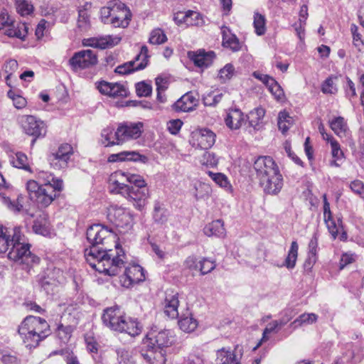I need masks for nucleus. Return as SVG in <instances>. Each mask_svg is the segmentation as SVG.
<instances>
[{
  "label": "nucleus",
  "mask_w": 364,
  "mask_h": 364,
  "mask_svg": "<svg viewBox=\"0 0 364 364\" xmlns=\"http://www.w3.org/2000/svg\"><path fill=\"white\" fill-rule=\"evenodd\" d=\"M86 237L90 244L87 256L97 259V263L90 265L99 273H110L112 267H120L124 264L119 253L113 255L107 245L115 242L116 236L112 231L100 224H95L87 228Z\"/></svg>",
  "instance_id": "1"
},
{
  "label": "nucleus",
  "mask_w": 364,
  "mask_h": 364,
  "mask_svg": "<svg viewBox=\"0 0 364 364\" xmlns=\"http://www.w3.org/2000/svg\"><path fill=\"white\" fill-rule=\"evenodd\" d=\"M37 178L41 184L34 180H29L26 183L28 196L37 203L38 208H46L57 197L56 192L63 190V182L51 173L44 171L38 173Z\"/></svg>",
  "instance_id": "2"
},
{
  "label": "nucleus",
  "mask_w": 364,
  "mask_h": 364,
  "mask_svg": "<svg viewBox=\"0 0 364 364\" xmlns=\"http://www.w3.org/2000/svg\"><path fill=\"white\" fill-rule=\"evenodd\" d=\"M49 325L42 318L26 316L18 327V332L26 347L31 349L39 345V343L48 335Z\"/></svg>",
  "instance_id": "3"
},
{
  "label": "nucleus",
  "mask_w": 364,
  "mask_h": 364,
  "mask_svg": "<svg viewBox=\"0 0 364 364\" xmlns=\"http://www.w3.org/2000/svg\"><path fill=\"white\" fill-rule=\"evenodd\" d=\"M11 247L8 252V258L23 266L22 269L30 272L31 267L39 262V258L30 251L31 245L24 242V236L21 228L15 227L12 230Z\"/></svg>",
  "instance_id": "4"
},
{
  "label": "nucleus",
  "mask_w": 364,
  "mask_h": 364,
  "mask_svg": "<svg viewBox=\"0 0 364 364\" xmlns=\"http://www.w3.org/2000/svg\"><path fill=\"white\" fill-rule=\"evenodd\" d=\"M127 182L130 183L126 198L134 202V205L141 210L149 196L147 184L143 176L138 174L127 175Z\"/></svg>",
  "instance_id": "5"
},
{
  "label": "nucleus",
  "mask_w": 364,
  "mask_h": 364,
  "mask_svg": "<svg viewBox=\"0 0 364 364\" xmlns=\"http://www.w3.org/2000/svg\"><path fill=\"white\" fill-rule=\"evenodd\" d=\"M149 57L147 46H143L141 48L140 53L135 57L134 60L117 66L115 72L121 75H126L136 70H143L148 65Z\"/></svg>",
  "instance_id": "6"
},
{
  "label": "nucleus",
  "mask_w": 364,
  "mask_h": 364,
  "mask_svg": "<svg viewBox=\"0 0 364 364\" xmlns=\"http://www.w3.org/2000/svg\"><path fill=\"white\" fill-rule=\"evenodd\" d=\"M21 127L26 134L34 136L31 141L33 146L37 138L44 137L46 134V127L43 122L38 120L34 116L24 115L20 120Z\"/></svg>",
  "instance_id": "7"
},
{
  "label": "nucleus",
  "mask_w": 364,
  "mask_h": 364,
  "mask_svg": "<svg viewBox=\"0 0 364 364\" xmlns=\"http://www.w3.org/2000/svg\"><path fill=\"white\" fill-rule=\"evenodd\" d=\"M97 63V54L92 50H82L76 52L69 60V65L75 71L90 68Z\"/></svg>",
  "instance_id": "8"
},
{
  "label": "nucleus",
  "mask_w": 364,
  "mask_h": 364,
  "mask_svg": "<svg viewBox=\"0 0 364 364\" xmlns=\"http://www.w3.org/2000/svg\"><path fill=\"white\" fill-rule=\"evenodd\" d=\"M174 341V335L171 330L156 331L152 329L146 335V341L144 343L151 344L160 350H163L164 348L171 346Z\"/></svg>",
  "instance_id": "9"
},
{
  "label": "nucleus",
  "mask_w": 364,
  "mask_h": 364,
  "mask_svg": "<svg viewBox=\"0 0 364 364\" xmlns=\"http://www.w3.org/2000/svg\"><path fill=\"white\" fill-rule=\"evenodd\" d=\"M73 154V149L68 144H61L58 150L48 156L52 167L55 169H63L68 166V161Z\"/></svg>",
  "instance_id": "10"
},
{
  "label": "nucleus",
  "mask_w": 364,
  "mask_h": 364,
  "mask_svg": "<svg viewBox=\"0 0 364 364\" xmlns=\"http://www.w3.org/2000/svg\"><path fill=\"white\" fill-rule=\"evenodd\" d=\"M124 316L117 305L107 307L103 311L102 321L103 324L112 331L120 330L123 326Z\"/></svg>",
  "instance_id": "11"
},
{
  "label": "nucleus",
  "mask_w": 364,
  "mask_h": 364,
  "mask_svg": "<svg viewBox=\"0 0 364 364\" xmlns=\"http://www.w3.org/2000/svg\"><path fill=\"white\" fill-rule=\"evenodd\" d=\"M253 168L259 182L279 170L273 159L266 156L258 157L254 163Z\"/></svg>",
  "instance_id": "12"
},
{
  "label": "nucleus",
  "mask_w": 364,
  "mask_h": 364,
  "mask_svg": "<svg viewBox=\"0 0 364 364\" xmlns=\"http://www.w3.org/2000/svg\"><path fill=\"white\" fill-rule=\"evenodd\" d=\"M133 173H126L122 171H117L112 173L109 178V188L110 192L115 194H120L126 198L129 190L130 184H126L127 182V175H132Z\"/></svg>",
  "instance_id": "13"
},
{
  "label": "nucleus",
  "mask_w": 364,
  "mask_h": 364,
  "mask_svg": "<svg viewBox=\"0 0 364 364\" xmlns=\"http://www.w3.org/2000/svg\"><path fill=\"white\" fill-rule=\"evenodd\" d=\"M243 355V348L240 345L235 346L234 350L222 348L216 352V364H240Z\"/></svg>",
  "instance_id": "14"
},
{
  "label": "nucleus",
  "mask_w": 364,
  "mask_h": 364,
  "mask_svg": "<svg viewBox=\"0 0 364 364\" xmlns=\"http://www.w3.org/2000/svg\"><path fill=\"white\" fill-rule=\"evenodd\" d=\"M114 11V15L110 19V24L115 28H127L132 18L130 10L124 3L117 0V6Z\"/></svg>",
  "instance_id": "15"
},
{
  "label": "nucleus",
  "mask_w": 364,
  "mask_h": 364,
  "mask_svg": "<svg viewBox=\"0 0 364 364\" xmlns=\"http://www.w3.org/2000/svg\"><path fill=\"white\" fill-rule=\"evenodd\" d=\"M259 183L265 193L277 195L282 188L283 178L279 170H278L275 173L269 175V176L259 181Z\"/></svg>",
  "instance_id": "16"
},
{
  "label": "nucleus",
  "mask_w": 364,
  "mask_h": 364,
  "mask_svg": "<svg viewBox=\"0 0 364 364\" xmlns=\"http://www.w3.org/2000/svg\"><path fill=\"white\" fill-rule=\"evenodd\" d=\"M109 220L118 227L128 225L132 221V216L125 208L117 205H112L108 208Z\"/></svg>",
  "instance_id": "17"
},
{
  "label": "nucleus",
  "mask_w": 364,
  "mask_h": 364,
  "mask_svg": "<svg viewBox=\"0 0 364 364\" xmlns=\"http://www.w3.org/2000/svg\"><path fill=\"white\" fill-rule=\"evenodd\" d=\"M164 313L171 318L178 316V293L173 289H167L165 291V297L162 303Z\"/></svg>",
  "instance_id": "18"
},
{
  "label": "nucleus",
  "mask_w": 364,
  "mask_h": 364,
  "mask_svg": "<svg viewBox=\"0 0 364 364\" xmlns=\"http://www.w3.org/2000/svg\"><path fill=\"white\" fill-rule=\"evenodd\" d=\"M141 122H124L119 124V132L122 144L129 140L139 138L142 132Z\"/></svg>",
  "instance_id": "19"
},
{
  "label": "nucleus",
  "mask_w": 364,
  "mask_h": 364,
  "mask_svg": "<svg viewBox=\"0 0 364 364\" xmlns=\"http://www.w3.org/2000/svg\"><path fill=\"white\" fill-rule=\"evenodd\" d=\"M97 88L102 95L112 97H125L128 95L127 88L120 83H111L101 81L97 84Z\"/></svg>",
  "instance_id": "20"
},
{
  "label": "nucleus",
  "mask_w": 364,
  "mask_h": 364,
  "mask_svg": "<svg viewBox=\"0 0 364 364\" xmlns=\"http://www.w3.org/2000/svg\"><path fill=\"white\" fill-rule=\"evenodd\" d=\"M215 134L208 129H202L193 135V145L201 149L211 148L215 142Z\"/></svg>",
  "instance_id": "21"
},
{
  "label": "nucleus",
  "mask_w": 364,
  "mask_h": 364,
  "mask_svg": "<svg viewBox=\"0 0 364 364\" xmlns=\"http://www.w3.org/2000/svg\"><path fill=\"white\" fill-rule=\"evenodd\" d=\"M23 196L19 194L16 200H11L5 193H0V201L10 211L14 214L23 213L33 218L34 215L31 213L28 210L23 208Z\"/></svg>",
  "instance_id": "22"
},
{
  "label": "nucleus",
  "mask_w": 364,
  "mask_h": 364,
  "mask_svg": "<svg viewBox=\"0 0 364 364\" xmlns=\"http://www.w3.org/2000/svg\"><path fill=\"white\" fill-rule=\"evenodd\" d=\"M146 349L141 350V355L149 364H165L166 356L163 350L157 348L151 344L145 343Z\"/></svg>",
  "instance_id": "23"
},
{
  "label": "nucleus",
  "mask_w": 364,
  "mask_h": 364,
  "mask_svg": "<svg viewBox=\"0 0 364 364\" xmlns=\"http://www.w3.org/2000/svg\"><path fill=\"white\" fill-rule=\"evenodd\" d=\"M198 103V100L193 92H188L183 95L173 105L176 112H191L196 109Z\"/></svg>",
  "instance_id": "24"
},
{
  "label": "nucleus",
  "mask_w": 364,
  "mask_h": 364,
  "mask_svg": "<svg viewBox=\"0 0 364 364\" xmlns=\"http://www.w3.org/2000/svg\"><path fill=\"white\" fill-rule=\"evenodd\" d=\"M140 161L143 164L148 162L149 159L145 155H141L136 151H122L117 154H110L107 158V161L114 163L124 161Z\"/></svg>",
  "instance_id": "25"
},
{
  "label": "nucleus",
  "mask_w": 364,
  "mask_h": 364,
  "mask_svg": "<svg viewBox=\"0 0 364 364\" xmlns=\"http://www.w3.org/2000/svg\"><path fill=\"white\" fill-rule=\"evenodd\" d=\"M246 117L238 108H231L228 110L225 119V124L230 129H238L245 122Z\"/></svg>",
  "instance_id": "26"
},
{
  "label": "nucleus",
  "mask_w": 364,
  "mask_h": 364,
  "mask_svg": "<svg viewBox=\"0 0 364 364\" xmlns=\"http://www.w3.org/2000/svg\"><path fill=\"white\" fill-rule=\"evenodd\" d=\"M102 144L105 146H112L122 144L119 127L115 130L112 127H107L101 132Z\"/></svg>",
  "instance_id": "27"
},
{
  "label": "nucleus",
  "mask_w": 364,
  "mask_h": 364,
  "mask_svg": "<svg viewBox=\"0 0 364 364\" xmlns=\"http://www.w3.org/2000/svg\"><path fill=\"white\" fill-rule=\"evenodd\" d=\"M189 55L193 63L199 68L208 67L212 64L213 60L215 57V53L213 51H209L206 53L204 50H199L196 53H193L192 55L189 53Z\"/></svg>",
  "instance_id": "28"
},
{
  "label": "nucleus",
  "mask_w": 364,
  "mask_h": 364,
  "mask_svg": "<svg viewBox=\"0 0 364 364\" xmlns=\"http://www.w3.org/2000/svg\"><path fill=\"white\" fill-rule=\"evenodd\" d=\"M4 34L10 38H17L24 40L28 34V26L25 23H15L13 20L11 24L4 29Z\"/></svg>",
  "instance_id": "29"
},
{
  "label": "nucleus",
  "mask_w": 364,
  "mask_h": 364,
  "mask_svg": "<svg viewBox=\"0 0 364 364\" xmlns=\"http://www.w3.org/2000/svg\"><path fill=\"white\" fill-rule=\"evenodd\" d=\"M332 131L339 137L346 136L348 132L347 122L343 117H335L328 122Z\"/></svg>",
  "instance_id": "30"
},
{
  "label": "nucleus",
  "mask_w": 364,
  "mask_h": 364,
  "mask_svg": "<svg viewBox=\"0 0 364 364\" xmlns=\"http://www.w3.org/2000/svg\"><path fill=\"white\" fill-rule=\"evenodd\" d=\"M122 38L118 36H107L104 38H101L100 39H90L88 40L91 43H88V46L100 48L101 49H105L109 46H114L117 45Z\"/></svg>",
  "instance_id": "31"
},
{
  "label": "nucleus",
  "mask_w": 364,
  "mask_h": 364,
  "mask_svg": "<svg viewBox=\"0 0 364 364\" xmlns=\"http://www.w3.org/2000/svg\"><path fill=\"white\" fill-rule=\"evenodd\" d=\"M203 232L205 235L208 237L216 236L218 237H223L225 235V229L224 228V223L221 220H216L207 225Z\"/></svg>",
  "instance_id": "32"
},
{
  "label": "nucleus",
  "mask_w": 364,
  "mask_h": 364,
  "mask_svg": "<svg viewBox=\"0 0 364 364\" xmlns=\"http://www.w3.org/2000/svg\"><path fill=\"white\" fill-rule=\"evenodd\" d=\"M91 7V4L85 3V5L78 9L77 28L82 32L87 31L90 28V16L87 10Z\"/></svg>",
  "instance_id": "33"
},
{
  "label": "nucleus",
  "mask_w": 364,
  "mask_h": 364,
  "mask_svg": "<svg viewBox=\"0 0 364 364\" xmlns=\"http://www.w3.org/2000/svg\"><path fill=\"white\" fill-rule=\"evenodd\" d=\"M117 331L126 333L129 336L134 337L141 333V326L136 321L130 318H127L124 317L123 326H121L120 330H117Z\"/></svg>",
  "instance_id": "34"
},
{
  "label": "nucleus",
  "mask_w": 364,
  "mask_h": 364,
  "mask_svg": "<svg viewBox=\"0 0 364 364\" xmlns=\"http://www.w3.org/2000/svg\"><path fill=\"white\" fill-rule=\"evenodd\" d=\"M265 114L264 109L257 107L251 111L247 116L249 125L255 129H259L262 123V119Z\"/></svg>",
  "instance_id": "35"
},
{
  "label": "nucleus",
  "mask_w": 364,
  "mask_h": 364,
  "mask_svg": "<svg viewBox=\"0 0 364 364\" xmlns=\"http://www.w3.org/2000/svg\"><path fill=\"white\" fill-rule=\"evenodd\" d=\"M318 315L314 313H304L290 323V326L296 328L302 326L312 325L318 321Z\"/></svg>",
  "instance_id": "36"
},
{
  "label": "nucleus",
  "mask_w": 364,
  "mask_h": 364,
  "mask_svg": "<svg viewBox=\"0 0 364 364\" xmlns=\"http://www.w3.org/2000/svg\"><path fill=\"white\" fill-rule=\"evenodd\" d=\"M121 285L126 288H131L145 281V274H120L119 277Z\"/></svg>",
  "instance_id": "37"
},
{
  "label": "nucleus",
  "mask_w": 364,
  "mask_h": 364,
  "mask_svg": "<svg viewBox=\"0 0 364 364\" xmlns=\"http://www.w3.org/2000/svg\"><path fill=\"white\" fill-rule=\"evenodd\" d=\"M12 230L13 229H9L2 225L0 226V254L9 251L11 247Z\"/></svg>",
  "instance_id": "38"
},
{
  "label": "nucleus",
  "mask_w": 364,
  "mask_h": 364,
  "mask_svg": "<svg viewBox=\"0 0 364 364\" xmlns=\"http://www.w3.org/2000/svg\"><path fill=\"white\" fill-rule=\"evenodd\" d=\"M9 161L14 167L31 172V169L28 163L27 156L22 152H17L14 155L10 156Z\"/></svg>",
  "instance_id": "39"
},
{
  "label": "nucleus",
  "mask_w": 364,
  "mask_h": 364,
  "mask_svg": "<svg viewBox=\"0 0 364 364\" xmlns=\"http://www.w3.org/2000/svg\"><path fill=\"white\" fill-rule=\"evenodd\" d=\"M207 174L211 178V179L220 187L224 188L229 193L232 192V186L230 183L228 177L222 173H214L213 171H207Z\"/></svg>",
  "instance_id": "40"
},
{
  "label": "nucleus",
  "mask_w": 364,
  "mask_h": 364,
  "mask_svg": "<svg viewBox=\"0 0 364 364\" xmlns=\"http://www.w3.org/2000/svg\"><path fill=\"white\" fill-rule=\"evenodd\" d=\"M33 230L35 233L41 235H46L49 233V223L48 221L47 215L43 214L40 215L35 220Z\"/></svg>",
  "instance_id": "41"
},
{
  "label": "nucleus",
  "mask_w": 364,
  "mask_h": 364,
  "mask_svg": "<svg viewBox=\"0 0 364 364\" xmlns=\"http://www.w3.org/2000/svg\"><path fill=\"white\" fill-rule=\"evenodd\" d=\"M197 320L193 317L192 314L182 316L178 321L180 328L187 333L193 332L198 326Z\"/></svg>",
  "instance_id": "42"
},
{
  "label": "nucleus",
  "mask_w": 364,
  "mask_h": 364,
  "mask_svg": "<svg viewBox=\"0 0 364 364\" xmlns=\"http://www.w3.org/2000/svg\"><path fill=\"white\" fill-rule=\"evenodd\" d=\"M298 250L299 245L297 242L293 241L288 252V255L284 262V265L286 266L288 269H292L294 267L296 261L297 259Z\"/></svg>",
  "instance_id": "43"
},
{
  "label": "nucleus",
  "mask_w": 364,
  "mask_h": 364,
  "mask_svg": "<svg viewBox=\"0 0 364 364\" xmlns=\"http://www.w3.org/2000/svg\"><path fill=\"white\" fill-rule=\"evenodd\" d=\"M117 0L110 1L107 3L106 6L101 9V19L104 23H110V19L114 15V10L117 6Z\"/></svg>",
  "instance_id": "44"
},
{
  "label": "nucleus",
  "mask_w": 364,
  "mask_h": 364,
  "mask_svg": "<svg viewBox=\"0 0 364 364\" xmlns=\"http://www.w3.org/2000/svg\"><path fill=\"white\" fill-rule=\"evenodd\" d=\"M168 215V211L163 208L160 203H155L153 215L155 222L163 224L167 221Z\"/></svg>",
  "instance_id": "45"
},
{
  "label": "nucleus",
  "mask_w": 364,
  "mask_h": 364,
  "mask_svg": "<svg viewBox=\"0 0 364 364\" xmlns=\"http://www.w3.org/2000/svg\"><path fill=\"white\" fill-rule=\"evenodd\" d=\"M168 38L164 31L161 28H155L151 31L149 42L153 45H160L166 43Z\"/></svg>",
  "instance_id": "46"
},
{
  "label": "nucleus",
  "mask_w": 364,
  "mask_h": 364,
  "mask_svg": "<svg viewBox=\"0 0 364 364\" xmlns=\"http://www.w3.org/2000/svg\"><path fill=\"white\" fill-rule=\"evenodd\" d=\"M186 16V25L187 26H202L204 23L202 16L193 11H188L185 12V17Z\"/></svg>",
  "instance_id": "47"
},
{
  "label": "nucleus",
  "mask_w": 364,
  "mask_h": 364,
  "mask_svg": "<svg viewBox=\"0 0 364 364\" xmlns=\"http://www.w3.org/2000/svg\"><path fill=\"white\" fill-rule=\"evenodd\" d=\"M254 27L255 32L258 36L264 34L266 31V19L264 16L262 15L258 12H255L254 14Z\"/></svg>",
  "instance_id": "48"
},
{
  "label": "nucleus",
  "mask_w": 364,
  "mask_h": 364,
  "mask_svg": "<svg viewBox=\"0 0 364 364\" xmlns=\"http://www.w3.org/2000/svg\"><path fill=\"white\" fill-rule=\"evenodd\" d=\"M235 73V70L233 65L228 63L219 70L218 78L221 82H226L234 76Z\"/></svg>",
  "instance_id": "49"
},
{
  "label": "nucleus",
  "mask_w": 364,
  "mask_h": 364,
  "mask_svg": "<svg viewBox=\"0 0 364 364\" xmlns=\"http://www.w3.org/2000/svg\"><path fill=\"white\" fill-rule=\"evenodd\" d=\"M73 331V326L70 325L64 326L63 324H59L56 330L58 337L63 343H66L69 341Z\"/></svg>",
  "instance_id": "50"
},
{
  "label": "nucleus",
  "mask_w": 364,
  "mask_h": 364,
  "mask_svg": "<svg viewBox=\"0 0 364 364\" xmlns=\"http://www.w3.org/2000/svg\"><path fill=\"white\" fill-rule=\"evenodd\" d=\"M116 353L117 364H135L130 352L125 348H118Z\"/></svg>",
  "instance_id": "51"
},
{
  "label": "nucleus",
  "mask_w": 364,
  "mask_h": 364,
  "mask_svg": "<svg viewBox=\"0 0 364 364\" xmlns=\"http://www.w3.org/2000/svg\"><path fill=\"white\" fill-rule=\"evenodd\" d=\"M7 96L13 101L14 106L16 109H23L27 105L26 98L21 95L16 94L14 90H9L7 92Z\"/></svg>",
  "instance_id": "52"
},
{
  "label": "nucleus",
  "mask_w": 364,
  "mask_h": 364,
  "mask_svg": "<svg viewBox=\"0 0 364 364\" xmlns=\"http://www.w3.org/2000/svg\"><path fill=\"white\" fill-rule=\"evenodd\" d=\"M41 287L46 291L47 294H52L53 288L56 287V281L50 274L44 275L40 280Z\"/></svg>",
  "instance_id": "53"
},
{
  "label": "nucleus",
  "mask_w": 364,
  "mask_h": 364,
  "mask_svg": "<svg viewBox=\"0 0 364 364\" xmlns=\"http://www.w3.org/2000/svg\"><path fill=\"white\" fill-rule=\"evenodd\" d=\"M152 87L144 81L136 84V92L139 97H148L151 94Z\"/></svg>",
  "instance_id": "54"
},
{
  "label": "nucleus",
  "mask_w": 364,
  "mask_h": 364,
  "mask_svg": "<svg viewBox=\"0 0 364 364\" xmlns=\"http://www.w3.org/2000/svg\"><path fill=\"white\" fill-rule=\"evenodd\" d=\"M16 6L18 12L21 16H27L30 14L33 9V5L26 0H17Z\"/></svg>",
  "instance_id": "55"
},
{
  "label": "nucleus",
  "mask_w": 364,
  "mask_h": 364,
  "mask_svg": "<svg viewBox=\"0 0 364 364\" xmlns=\"http://www.w3.org/2000/svg\"><path fill=\"white\" fill-rule=\"evenodd\" d=\"M166 82L161 77H157L156 78V92L157 96L156 99L159 102L163 103L166 100L165 95H163V92L166 90L167 87L165 85Z\"/></svg>",
  "instance_id": "56"
},
{
  "label": "nucleus",
  "mask_w": 364,
  "mask_h": 364,
  "mask_svg": "<svg viewBox=\"0 0 364 364\" xmlns=\"http://www.w3.org/2000/svg\"><path fill=\"white\" fill-rule=\"evenodd\" d=\"M223 45L230 48L232 51H237L240 49V42L235 35L223 37Z\"/></svg>",
  "instance_id": "57"
},
{
  "label": "nucleus",
  "mask_w": 364,
  "mask_h": 364,
  "mask_svg": "<svg viewBox=\"0 0 364 364\" xmlns=\"http://www.w3.org/2000/svg\"><path fill=\"white\" fill-rule=\"evenodd\" d=\"M58 353L64 356L66 364H80L77 357L73 352L68 350H61L59 351H53L50 353V355Z\"/></svg>",
  "instance_id": "58"
},
{
  "label": "nucleus",
  "mask_w": 364,
  "mask_h": 364,
  "mask_svg": "<svg viewBox=\"0 0 364 364\" xmlns=\"http://www.w3.org/2000/svg\"><path fill=\"white\" fill-rule=\"evenodd\" d=\"M216 267L215 261L203 258L199 261V272L200 273H210Z\"/></svg>",
  "instance_id": "59"
},
{
  "label": "nucleus",
  "mask_w": 364,
  "mask_h": 364,
  "mask_svg": "<svg viewBox=\"0 0 364 364\" xmlns=\"http://www.w3.org/2000/svg\"><path fill=\"white\" fill-rule=\"evenodd\" d=\"M201 163L206 166L214 167L218 164V159L213 152L206 151L203 155Z\"/></svg>",
  "instance_id": "60"
},
{
  "label": "nucleus",
  "mask_w": 364,
  "mask_h": 364,
  "mask_svg": "<svg viewBox=\"0 0 364 364\" xmlns=\"http://www.w3.org/2000/svg\"><path fill=\"white\" fill-rule=\"evenodd\" d=\"M18 68V62L14 59H10L4 64L2 72L6 75H9V76H12Z\"/></svg>",
  "instance_id": "61"
},
{
  "label": "nucleus",
  "mask_w": 364,
  "mask_h": 364,
  "mask_svg": "<svg viewBox=\"0 0 364 364\" xmlns=\"http://www.w3.org/2000/svg\"><path fill=\"white\" fill-rule=\"evenodd\" d=\"M185 269L191 272H199V261L194 255L188 257L183 264Z\"/></svg>",
  "instance_id": "62"
},
{
  "label": "nucleus",
  "mask_w": 364,
  "mask_h": 364,
  "mask_svg": "<svg viewBox=\"0 0 364 364\" xmlns=\"http://www.w3.org/2000/svg\"><path fill=\"white\" fill-rule=\"evenodd\" d=\"M267 87L272 95H274L278 100L282 99L284 96L283 90L274 79L270 80L269 85Z\"/></svg>",
  "instance_id": "63"
},
{
  "label": "nucleus",
  "mask_w": 364,
  "mask_h": 364,
  "mask_svg": "<svg viewBox=\"0 0 364 364\" xmlns=\"http://www.w3.org/2000/svg\"><path fill=\"white\" fill-rule=\"evenodd\" d=\"M321 91L324 94H335L337 92V89L334 85L333 77H328L321 85Z\"/></svg>",
  "instance_id": "64"
}]
</instances>
